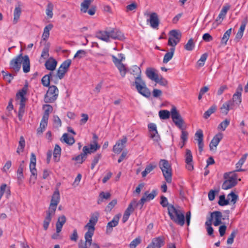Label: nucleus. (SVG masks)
I'll return each instance as SVG.
<instances>
[{
	"instance_id": "20",
	"label": "nucleus",
	"mask_w": 248,
	"mask_h": 248,
	"mask_svg": "<svg viewBox=\"0 0 248 248\" xmlns=\"http://www.w3.org/2000/svg\"><path fill=\"white\" fill-rule=\"evenodd\" d=\"M119 221V216L116 215L114 217L112 220L108 222L107 225L106 232L109 233L112 231L113 227L118 225Z\"/></svg>"
},
{
	"instance_id": "6",
	"label": "nucleus",
	"mask_w": 248,
	"mask_h": 248,
	"mask_svg": "<svg viewBox=\"0 0 248 248\" xmlns=\"http://www.w3.org/2000/svg\"><path fill=\"white\" fill-rule=\"evenodd\" d=\"M99 217V214L97 212L92 214L89 222L84 227L88 229V231L85 234L86 244L91 245L92 237L95 230V225L98 221Z\"/></svg>"
},
{
	"instance_id": "35",
	"label": "nucleus",
	"mask_w": 248,
	"mask_h": 248,
	"mask_svg": "<svg viewBox=\"0 0 248 248\" xmlns=\"http://www.w3.org/2000/svg\"><path fill=\"white\" fill-rule=\"evenodd\" d=\"M111 194L109 192H104L103 191L100 193L97 201V203L98 204H101L103 202V200H108L110 198Z\"/></svg>"
},
{
	"instance_id": "14",
	"label": "nucleus",
	"mask_w": 248,
	"mask_h": 248,
	"mask_svg": "<svg viewBox=\"0 0 248 248\" xmlns=\"http://www.w3.org/2000/svg\"><path fill=\"white\" fill-rule=\"evenodd\" d=\"M127 141L126 137L123 136L122 139L117 141L113 146V152L117 154H119L125 147V144Z\"/></svg>"
},
{
	"instance_id": "64",
	"label": "nucleus",
	"mask_w": 248,
	"mask_h": 248,
	"mask_svg": "<svg viewBox=\"0 0 248 248\" xmlns=\"http://www.w3.org/2000/svg\"><path fill=\"white\" fill-rule=\"evenodd\" d=\"M49 48L47 46H45L42 52L41 57L44 59H46L49 57Z\"/></svg>"
},
{
	"instance_id": "47",
	"label": "nucleus",
	"mask_w": 248,
	"mask_h": 248,
	"mask_svg": "<svg viewBox=\"0 0 248 248\" xmlns=\"http://www.w3.org/2000/svg\"><path fill=\"white\" fill-rule=\"evenodd\" d=\"M170 36L174 38H175L176 39H177V40L179 41H180L182 37L181 33L179 31L175 30H171V31H170Z\"/></svg>"
},
{
	"instance_id": "62",
	"label": "nucleus",
	"mask_w": 248,
	"mask_h": 248,
	"mask_svg": "<svg viewBox=\"0 0 248 248\" xmlns=\"http://www.w3.org/2000/svg\"><path fill=\"white\" fill-rule=\"evenodd\" d=\"M101 154H98L95 155V156L94 157L93 159V162L92 163L91 166L92 170H93L94 169L95 166L97 164L99 160L101 158Z\"/></svg>"
},
{
	"instance_id": "63",
	"label": "nucleus",
	"mask_w": 248,
	"mask_h": 248,
	"mask_svg": "<svg viewBox=\"0 0 248 248\" xmlns=\"http://www.w3.org/2000/svg\"><path fill=\"white\" fill-rule=\"evenodd\" d=\"M160 203L163 207H167L168 210V207L170 204H169L167 198L164 196H162L161 197V201L160 202Z\"/></svg>"
},
{
	"instance_id": "42",
	"label": "nucleus",
	"mask_w": 248,
	"mask_h": 248,
	"mask_svg": "<svg viewBox=\"0 0 248 248\" xmlns=\"http://www.w3.org/2000/svg\"><path fill=\"white\" fill-rule=\"evenodd\" d=\"M245 27L246 24L245 23H243L241 25L238 31L236 34L235 38V39L237 41H239V40L242 37L244 30L245 29Z\"/></svg>"
},
{
	"instance_id": "43",
	"label": "nucleus",
	"mask_w": 248,
	"mask_h": 248,
	"mask_svg": "<svg viewBox=\"0 0 248 248\" xmlns=\"http://www.w3.org/2000/svg\"><path fill=\"white\" fill-rule=\"evenodd\" d=\"M170 111L167 110H161L159 111V116L161 119H167L170 118Z\"/></svg>"
},
{
	"instance_id": "52",
	"label": "nucleus",
	"mask_w": 248,
	"mask_h": 248,
	"mask_svg": "<svg viewBox=\"0 0 248 248\" xmlns=\"http://www.w3.org/2000/svg\"><path fill=\"white\" fill-rule=\"evenodd\" d=\"M71 64V60L70 59H67L61 64L60 66L61 68H62L67 72Z\"/></svg>"
},
{
	"instance_id": "61",
	"label": "nucleus",
	"mask_w": 248,
	"mask_h": 248,
	"mask_svg": "<svg viewBox=\"0 0 248 248\" xmlns=\"http://www.w3.org/2000/svg\"><path fill=\"white\" fill-rule=\"evenodd\" d=\"M141 242V239L140 237H138L134 239L129 244L130 248H135Z\"/></svg>"
},
{
	"instance_id": "25",
	"label": "nucleus",
	"mask_w": 248,
	"mask_h": 248,
	"mask_svg": "<svg viewBox=\"0 0 248 248\" xmlns=\"http://www.w3.org/2000/svg\"><path fill=\"white\" fill-rule=\"evenodd\" d=\"M57 62L53 58L48 59L45 63V67L46 69L53 71L57 66Z\"/></svg>"
},
{
	"instance_id": "49",
	"label": "nucleus",
	"mask_w": 248,
	"mask_h": 248,
	"mask_svg": "<svg viewBox=\"0 0 248 248\" xmlns=\"http://www.w3.org/2000/svg\"><path fill=\"white\" fill-rule=\"evenodd\" d=\"M229 9V6H223L222 10H221L219 15L218 16L216 20L218 21L220 19L222 18L223 19L225 15H226V13L227 12V11Z\"/></svg>"
},
{
	"instance_id": "41",
	"label": "nucleus",
	"mask_w": 248,
	"mask_h": 248,
	"mask_svg": "<svg viewBox=\"0 0 248 248\" xmlns=\"http://www.w3.org/2000/svg\"><path fill=\"white\" fill-rule=\"evenodd\" d=\"M24 167V161H22L20 164L17 170V179L18 180H22L24 178L23 172Z\"/></svg>"
},
{
	"instance_id": "22",
	"label": "nucleus",
	"mask_w": 248,
	"mask_h": 248,
	"mask_svg": "<svg viewBox=\"0 0 248 248\" xmlns=\"http://www.w3.org/2000/svg\"><path fill=\"white\" fill-rule=\"evenodd\" d=\"M55 75L53 74V72H50L49 74L44 76L41 80L43 85L45 87H49L50 81L53 80Z\"/></svg>"
},
{
	"instance_id": "3",
	"label": "nucleus",
	"mask_w": 248,
	"mask_h": 248,
	"mask_svg": "<svg viewBox=\"0 0 248 248\" xmlns=\"http://www.w3.org/2000/svg\"><path fill=\"white\" fill-rule=\"evenodd\" d=\"M96 37L100 40L106 42L110 41V39L123 40L124 39V34L117 29L99 31L96 32Z\"/></svg>"
},
{
	"instance_id": "45",
	"label": "nucleus",
	"mask_w": 248,
	"mask_h": 248,
	"mask_svg": "<svg viewBox=\"0 0 248 248\" xmlns=\"http://www.w3.org/2000/svg\"><path fill=\"white\" fill-rule=\"evenodd\" d=\"M232 32V29H228L224 34L222 38H221V44L226 45L228 40H229L230 35Z\"/></svg>"
},
{
	"instance_id": "10",
	"label": "nucleus",
	"mask_w": 248,
	"mask_h": 248,
	"mask_svg": "<svg viewBox=\"0 0 248 248\" xmlns=\"http://www.w3.org/2000/svg\"><path fill=\"white\" fill-rule=\"evenodd\" d=\"M231 172L225 173L224 178L226 179L222 185L223 189L227 190L234 186L237 184L236 176L234 175L230 176Z\"/></svg>"
},
{
	"instance_id": "4",
	"label": "nucleus",
	"mask_w": 248,
	"mask_h": 248,
	"mask_svg": "<svg viewBox=\"0 0 248 248\" xmlns=\"http://www.w3.org/2000/svg\"><path fill=\"white\" fill-rule=\"evenodd\" d=\"M22 63L23 71L27 73L30 71V61L28 55L22 56V54L13 59L10 62V68L15 72L19 71Z\"/></svg>"
},
{
	"instance_id": "48",
	"label": "nucleus",
	"mask_w": 248,
	"mask_h": 248,
	"mask_svg": "<svg viewBox=\"0 0 248 248\" xmlns=\"http://www.w3.org/2000/svg\"><path fill=\"white\" fill-rule=\"evenodd\" d=\"M195 46V44L192 38H190L188 40L187 43L185 45L184 47L185 49L188 51H192Z\"/></svg>"
},
{
	"instance_id": "31",
	"label": "nucleus",
	"mask_w": 248,
	"mask_h": 248,
	"mask_svg": "<svg viewBox=\"0 0 248 248\" xmlns=\"http://www.w3.org/2000/svg\"><path fill=\"white\" fill-rule=\"evenodd\" d=\"M61 140L62 142H64L70 145L73 144L75 141L74 137L72 136H69L68 134L67 133H64L63 134Z\"/></svg>"
},
{
	"instance_id": "9",
	"label": "nucleus",
	"mask_w": 248,
	"mask_h": 248,
	"mask_svg": "<svg viewBox=\"0 0 248 248\" xmlns=\"http://www.w3.org/2000/svg\"><path fill=\"white\" fill-rule=\"evenodd\" d=\"M36 156L34 154L31 153V161L30 164V170L31 175L30 178L29 183L30 184L33 185L35 183L37 179V173L36 169Z\"/></svg>"
},
{
	"instance_id": "59",
	"label": "nucleus",
	"mask_w": 248,
	"mask_h": 248,
	"mask_svg": "<svg viewBox=\"0 0 248 248\" xmlns=\"http://www.w3.org/2000/svg\"><path fill=\"white\" fill-rule=\"evenodd\" d=\"M1 73H2L4 79L9 83H10L14 78L13 75L11 73H7L4 71H2Z\"/></svg>"
},
{
	"instance_id": "51",
	"label": "nucleus",
	"mask_w": 248,
	"mask_h": 248,
	"mask_svg": "<svg viewBox=\"0 0 248 248\" xmlns=\"http://www.w3.org/2000/svg\"><path fill=\"white\" fill-rule=\"evenodd\" d=\"M117 203V201L115 199L113 200L110 202L108 205L106 207L105 211L106 212H110L113 207Z\"/></svg>"
},
{
	"instance_id": "7",
	"label": "nucleus",
	"mask_w": 248,
	"mask_h": 248,
	"mask_svg": "<svg viewBox=\"0 0 248 248\" xmlns=\"http://www.w3.org/2000/svg\"><path fill=\"white\" fill-rule=\"evenodd\" d=\"M159 167L162 170L163 175L168 183L172 182V169L168 161L165 159H161L159 162Z\"/></svg>"
},
{
	"instance_id": "28",
	"label": "nucleus",
	"mask_w": 248,
	"mask_h": 248,
	"mask_svg": "<svg viewBox=\"0 0 248 248\" xmlns=\"http://www.w3.org/2000/svg\"><path fill=\"white\" fill-rule=\"evenodd\" d=\"M21 14V9L20 4L18 6H16L14 12V19L13 23L14 24H16L20 18Z\"/></svg>"
},
{
	"instance_id": "18",
	"label": "nucleus",
	"mask_w": 248,
	"mask_h": 248,
	"mask_svg": "<svg viewBox=\"0 0 248 248\" xmlns=\"http://www.w3.org/2000/svg\"><path fill=\"white\" fill-rule=\"evenodd\" d=\"M164 245V238L162 236H159L153 238L149 245L151 248H160Z\"/></svg>"
},
{
	"instance_id": "26",
	"label": "nucleus",
	"mask_w": 248,
	"mask_h": 248,
	"mask_svg": "<svg viewBox=\"0 0 248 248\" xmlns=\"http://www.w3.org/2000/svg\"><path fill=\"white\" fill-rule=\"evenodd\" d=\"M66 218L64 215H62L58 217L56 224V232L57 233H60L61 232L62 226L66 222Z\"/></svg>"
},
{
	"instance_id": "56",
	"label": "nucleus",
	"mask_w": 248,
	"mask_h": 248,
	"mask_svg": "<svg viewBox=\"0 0 248 248\" xmlns=\"http://www.w3.org/2000/svg\"><path fill=\"white\" fill-rule=\"evenodd\" d=\"M207 57L208 55L207 53L203 54L197 62L198 65L200 67L203 66L204 64L205 61L207 58Z\"/></svg>"
},
{
	"instance_id": "36",
	"label": "nucleus",
	"mask_w": 248,
	"mask_h": 248,
	"mask_svg": "<svg viewBox=\"0 0 248 248\" xmlns=\"http://www.w3.org/2000/svg\"><path fill=\"white\" fill-rule=\"evenodd\" d=\"M53 27L52 24H49L45 27L42 35V38L44 40H46L49 37V31L52 29Z\"/></svg>"
},
{
	"instance_id": "19",
	"label": "nucleus",
	"mask_w": 248,
	"mask_h": 248,
	"mask_svg": "<svg viewBox=\"0 0 248 248\" xmlns=\"http://www.w3.org/2000/svg\"><path fill=\"white\" fill-rule=\"evenodd\" d=\"M222 213L220 211H215L211 213L210 217L207 219L212 218V221L213 219H215V221L213 224L215 226H217L220 224L222 223L221 218H222Z\"/></svg>"
},
{
	"instance_id": "16",
	"label": "nucleus",
	"mask_w": 248,
	"mask_h": 248,
	"mask_svg": "<svg viewBox=\"0 0 248 248\" xmlns=\"http://www.w3.org/2000/svg\"><path fill=\"white\" fill-rule=\"evenodd\" d=\"M148 127L150 132V137L154 140L158 141L160 140V137L157 130L156 124L154 123H150L148 125Z\"/></svg>"
},
{
	"instance_id": "58",
	"label": "nucleus",
	"mask_w": 248,
	"mask_h": 248,
	"mask_svg": "<svg viewBox=\"0 0 248 248\" xmlns=\"http://www.w3.org/2000/svg\"><path fill=\"white\" fill-rule=\"evenodd\" d=\"M87 52L82 49L78 50L74 56V58L81 59L86 56Z\"/></svg>"
},
{
	"instance_id": "29",
	"label": "nucleus",
	"mask_w": 248,
	"mask_h": 248,
	"mask_svg": "<svg viewBox=\"0 0 248 248\" xmlns=\"http://www.w3.org/2000/svg\"><path fill=\"white\" fill-rule=\"evenodd\" d=\"M175 47H171L170 51L167 52L164 56L163 62L164 63H168L173 57L175 51Z\"/></svg>"
},
{
	"instance_id": "39",
	"label": "nucleus",
	"mask_w": 248,
	"mask_h": 248,
	"mask_svg": "<svg viewBox=\"0 0 248 248\" xmlns=\"http://www.w3.org/2000/svg\"><path fill=\"white\" fill-rule=\"evenodd\" d=\"M157 190L154 189L150 193H149L148 191H146L144 193V195L143 196L146 201H149L154 199V198L157 195Z\"/></svg>"
},
{
	"instance_id": "2",
	"label": "nucleus",
	"mask_w": 248,
	"mask_h": 248,
	"mask_svg": "<svg viewBox=\"0 0 248 248\" xmlns=\"http://www.w3.org/2000/svg\"><path fill=\"white\" fill-rule=\"evenodd\" d=\"M141 73V70L139 66L137 65L132 66L131 74L133 75L137 76L133 84L135 85L136 88L139 93L146 97H149L151 95V93L150 90L146 87L145 81L140 77Z\"/></svg>"
},
{
	"instance_id": "57",
	"label": "nucleus",
	"mask_w": 248,
	"mask_h": 248,
	"mask_svg": "<svg viewBox=\"0 0 248 248\" xmlns=\"http://www.w3.org/2000/svg\"><path fill=\"white\" fill-rule=\"evenodd\" d=\"M180 41L177 40L175 38H174L171 36H170L168 40V45L170 46H172L171 47H175L178 43Z\"/></svg>"
},
{
	"instance_id": "54",
	"label": "nucleus",
	"mask_w": 248,
	"mask_h": 248,
	"mask_svg": "<svg viewBox=\"0 0 248 248\" xmlns=\"http://www.w3.org/2000/svg\"><path fill=\"white\" fill-rule=\"evenodd\" d=\"M230 122V121L229 120L225 119L219 124L218 126V129L224 131L226 127L229 125Z\"/></svg>"
},
{
	"instance_id": "40",
	"label": "nucleus",
	"mask_w": 248,
	"mask_h": 248,
	"mask_svg": "<svg viewBox=\"0 0 248 248\" xmlns=\"http://www.w3.org/2000/svg\"><path fill=\"white\" fill-rule=\"evenodd\" d=\"M212 218L207 219L205 223L208 234L210 236L213 234L214 232V229L212 227Z\"/></svg>"
},
{
	"instance_id": "17",
	"label": "nucleus",
	"mask_w": 248,
	"mask_h": 248,
	"mask_svg": "<svg viewBox=\"0 0 248 248\" xmlns=\"http://www.w3.org/2000/svg\"><path fill=\"white\" fill-rule=\"evenodd\" d=\"M112 58L113 62L119 69L121 76L124 77L126 72L124 65L122 62H120L116 56L112 55Z\"/></svg>"
},
{
	"instance_id": "44",
	"label": "nucleus",
	"mask_w": 248,
	"mask_h": 248,
	"mask_svg": "<svg viewBox=\"0 0 248 248\" xmlns=\"http://www.w3.org/2000/svg\"><path fill=\"white\" fill-rule=\"evenodd\" d=\"M217 108V107L216 105H214L212 106L206 111L203 114V117L205 119L208 118L212 114L214 113L216 111Z\"/></svg>"
},
{
	"instance_id": "21",
	"label": "nucleus",
	"mask_w": 248,
	"mask_h": 248,
	"mask_svg": "<svg viewBox=\"0 0 248 248\" xmlns=\"http://www.w3.org/2000/svg\"><path fill=\"white\" fill-rule=\"evenodd\" d=\"M82 151V153L75 157H73L72 159L76 161L77 163L82 164L86 158L88 149L86 147H83Z\"/></svg>"
},
{
	"instance_id": "55",
	"label": "nucleus",
	"mask_w": 248,
	"mask_h": 248,
	"mask_svg": "<svg viewBox=\"0 0 248 248\" xmlns=\"http://www.w3.org/2000/svg\"><path fill=\"white\" fill-rule=\"evenodd\" d=\"M195 140L198 141H203V134L201 129H198L195 134Z\"/></svg>"
},
{
	"instance_id": "60",
	"label": "nucleus",
	"mask_w": 248,
	"mask_h": 248,
	"mask_svg": "<svg viewBox=\"0 0 248 248\" xmlns=\"http://www.w3.org/2000/svg\"><path fill=\"white\" fill-rule=\"evenodd\" d=\"M237 233V230H234L232 232L231 234L227 239V243L228 244L231 245L233 243L234 238L235 237Z\"/></svg>"
},
{
	"instance_id": "46",
	"label": "nucleus",
	"mask_w": 248,
	"mask_h": 248,
	"mask_svg": "<svg viewBox=\"0 0 248 248\" xmlns=\"http://www.w3.org/2000/svg\"><path fill=\"white\" fill-rule=\"evenodd\" d=\"M156 165L149 164L147 165L144 171L141 173L142 177H145L148 173L151 172L155 168Z\"/></svg>"
},
{
	"instance_id": "13",
	"label": "nucleus",
	"mask_w": 248,
	"mask_h": 248,
	"mask_svg": "<svg viewBox=\"0 0 248 248\" xmlns=\"http://www.w3.org/2000/svg\"><path fill=\"white\" fill-rule=\"evenodd\" d=\"M185 158L186 168L189 171L192 170L194 169L193 156L191 151L188 149H186Z\"/></svg>"
},
{
	"instance_id": "32",
	"label": "nucleus",
	"mask_w": 248,
	"mask_h": 248,
	"mask_svg": "<svg viewBox=\"0 0 248 248\" xmlns=\"http://www.w3.org/2000/svg\"><path fill=\"white\" fill-rule=\"evenodd\" d=\"M43 109L44 110V113L43 116V118L44 119L45 118L48 119L49 115L53 110V108L50 105L45 104L43 106Z\"/></svg>"
},
{
	"instance_id": "34",
	"label": "nucleus",
	"mask_w": 248,
	"mask_h": 248,
	"mask_svg": "<svg viewBox=\"0 0 248 248\" xmlns=\"http://www.w3.org/2000/svg\"><path fill=\"white\" fill-rule=\"evenodd\" d=\"M84 147H86V148L88 149L87 154L94 153L100 148V146L98 145L97 141H93V144H91L90 145V147L87 146H85Z\"/></svg>"
},
{
	"instance_id": "30",
	"label": "nucleus",
	"mask_w": 248,
	"mask_h": 248,
	"mask_svg": "<svg viewBox=\"0 0 248 248\" xmlns=\"http://www.w3.org/2000/svg\"><path fill=\"white\" fill-rule=\"evenodd\" d=\"M242 88L241 87L240 90L237 89L236 93L233 95L232 100V101L237 104H240L241 102V91Z\"/></svg>"
},
{
	"instance_id": "23",
	"label": "nucleus",
	"mask_w": 248,
	"mask_h": 248,
	"mask_svg": "<svg viewBox=\"0 0 248 248\" xmlns=\"http://www.w3.org/2000/svg\"><path fill=\"white\" fill-rule=\"evenodd\" d=\"M223 138L222 134L218 133L215 135L210 142L209 147L211 150L213 149V147H216Z\"/></svg>"
},
{
	"instance_id": "38",
	"label": "nucleus",
	"mask_w": 248,
	"mask_h": 248,
	"mask_svg": "<svg viewBox=\"0 0 248 248\" xmlns=\"http://www.w3.org/2000/svg\"><path fill=\"white\" fill-rule=\"evenodd\" d=\"M93 1L91 0H84L81 4L80 10L81 12L85 13L87 12L91 3Z\"/></svg>"
},
{
	"instance_id": "15",
	"label": "nucleus",
	"mask_w": 248,
	"mask_h": 248,
	"mask_svg": "<svg viewBox=\"0 0 248 248\" xmlns=\"http://www.w3.org/2000/svg\"><path fill=\"white\" fill-rule=\"evenodd\" d=\"M149 18L147 19V22L150 23V26L155 29H158L159 24V20L157 14L153 12L148 14Z\"/></svg>"
},
{
	"instance_id": "12",
	"label": "nucleus",
	"mask_w": 248,
	"mask_h": 248,
	"mask_svg": "<svg viewBox=\"0 0 248 248\" xmlns=\"http://www.w3.org/2000/svg\"><path fill=\"white\" fill-rule=\"evenodd\" d=\"M28 91L27 85L24 86L23 88L20 90L16 94V100L19 101V106H25V102L27 98L25 97Z\"/></svg>"
},
{
	"instance_id": "5",
	"label": "nucleus",
	"mask_w": 248,
	"mask_h": 248,
	"mask_svg": "<svg viewBox=\"0 0 248 248\" xmlns=\"http://www.w3.org/2000/svg\"><path fill=\"white\" fill-rule=\"evenodd\" d=\"M168 215L170 219L175 223L183 226L185 223L184 212L179 207H175L173 204L168 207Z\"/></svg>"
},
{
	"instance_id": "37",
	"label": "nucleus",
	"mask_w": 248,
	"mask_h": 248,
	"mask_svg": "<svg viewBox=\"0 0 248 248\" xmlns=\"http://www.w3.org/2000/svg\"><path fill=\"white\" fill-rule=\"evenodd\" d=\"M54 9V5L53 3L51 2H48L46 8V15L47 17L49 18H51L53 17V10Z\"/></svg>"
},
{
	"instance_id": "1",
	"label": "nucleus",
	"mask_w": 248,
	"mask_h": 248,
	"mask_svg": "<svg viewBox=\"0 0 248 248\" xmlns=\"http://www.w3.org/2000/svg\"><path fill=\"white\" fill-rule=\"evenodd\" d=\"M60 201V194L58 189L53 193L48 209L46 211V216L43 221V228L47 230L53 217L54 216L58 204Z\"/></svg>"
},
{
	"instance_id": "50",
	"label": "nucleus",
	"mask_w": 248,
	"mask_h": 248,
	"mask_svg": "<svg viewBox=\"0 0 248 248\" xmlns=\"http://www.w3.org/2000/svg\"><path fill=\"white\" fill-rule=\"evenodd\" d=\"M238 196L235 194L234 192H232L229 193L227 196V199L229 200V202H232L233 204H235L237 200Z\"/></svg>"
},
{
	"instance_id": "33",
	"label": "nucleus",
	"mask_w": 248,
	"mask_h": 248,
	"mask_svg": "<svg viewBox=\"0 0 248 248\" xmlns=\"http://www.w3.org/2000/svg\"><path fill=\"white\" fill-rule=\"evenodd\" d=\"M146 75L149 78L155 81L157 79L158 77V75L155 72L154 70L150 68L146 69Z\"/></svg>"
},
{
	"instance_id": "27",
	"label": "nucleus",
	"mask_w": 248,
	"mask_h": 248,
	"mask_svg": "<svg viewBox=\"0 0 248 248\" xmlns=\"http://www.w3.org/2000/svg\"><path fill=\"white\" fill-rule=\"evenodd\" d=\"M248 156V154L246 153L244 155H242L241 158L240 159V160L238 161V162L236 164V168L237 169L236 171H244V170L241 169V167L245 163L247 157Z\"/></svg>"
},
{
	"instance_id": "8",
	"label": "nucleus",
	"mask_w": 248,
	"mask_h": 248,
	"mask_svg": "<svg viewBox=\"0 0 248 248\" xmlns=\"http://www.w3.org/2000/svg\"><path fill=\"white\" fill-rule=\"evenodd\" d=\"M59 90L55 85H51L48 87V89L44 97V102L46 103H52L57 99L59 95Z\"/></svg>"
},
{
	"instance_id": "24",
	"label": "nucleus",
	"mask_w": 248,
	"mask_h": 248,
	"mask_svg": "<svg viewBox=\"0 0 248 248\" xmlns=\"http://www.w3.org/2000/svg\"><path fill=\"white\" fill-rule=\"evenodd\" d=\"M233 103L232 100H229L224 103L220 108L221 113L227 115L230 109L232 108Z\"/></svg>"
},
{
	"instance_id": "11",
	"label": "nucleus",
	"mask_w": 248,
	"mask_h": 248,
	"mask_svg": "<svg viewBox=\"0 0 248 248\" xmlns=\"http://www.w3.org/2000/svg\"><path fill=\"white\" fill-rule=\"evenodd\" d=\"M171 117L172 121L175 125L180 129H183V125L184 123V120L177 111L176 108L173 106L170 110Z\"/></svg>"
},
{
	"instance_id": "53",
	"label": "nucleus",
	"mask_w": 248,
	"mask_h": 248,
	"mask_svg": "<svg viewBox=\"0 0 248 248\" xmlns=\"http://www.w3.org/2000/svg\"><path fill=\"white\" fill-rule=\"evenodd\" d=\"M218 204L220 206L227 205L229 204V200L225 199V196L224 195H220L219 196Z\"/></svg>"
}]
</instances>
